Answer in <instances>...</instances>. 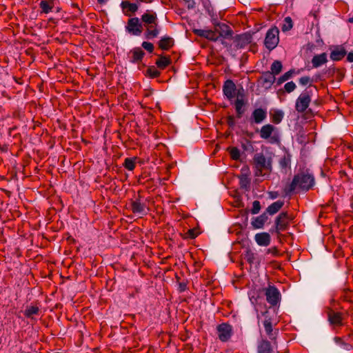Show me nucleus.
<instances>
[{"mask_svg":"<svg viewBox=\"0 0 353 353\" xmlns=\"http://www.w3.org/2000/svg\"><path fill=\"white\" fill-rule=\"evenodd\" d=\"M314 185V178L313 175L309 173H300L296 174L287 192L290 193L294 191L296 188L301 189L303 191H308Z\"/></svg>","mask_w":353,"mask_h":353,"instance_id":"1","label":"nucleus"},{"mask_svg":"<svg viewBox=\"0 0 353 353\" xmlns=\"http://www.w3.org/2000/svg\"><path fill=\"white\" fill-rule=\"evenodd\" d=\"M253 165L255 168V176H264L272 171V161L267 159L263 153H256L253 157Z\"/></svg>","mask_w":353,"mask_h":353,"instance_id":"2","label":"nucleus"},{"mask_svg":"<svg viewBox=\"0 0 353 353\" xmlns=\"http://www.w3.org/2000/svg\"><path fill=\"white\" fill-rule=\"evenodd\" d=\"M259 134L261 139L268 140L270 143L276 144L280 142L278 129L272 124L263 125L259 130Z\"/></svg>","mask_w":353,"mask_h":353,"instance_id":"3","label":"nucleus"},{"mask_svg":"<svg viewBox=\"0 0 353 353\" xmlns=\"http://www.w3.org/2000/svg\"><path fill=\"white\" fill-rule=\"evenodd\" d=\"M312 101V91L305 90L296 100L295 109L299 113H303L308 108Z\"/></svg>","mask_w":353,"mask_h":353,"instance_id":"4","label":"nucleus"},{"mask_svg":"<svg viewBox=\"0 0 353 353\" xmlns=\"http://www.w3.org/2000/svg\"><path fill=\"white\" fill-rule=\"evenodd\" d=\"M294 216L287 212H283L275 219V232L279 234L281 232L287 230L290 223L293 220Z\"/></svg>","mask_w":353,"mask_h":353,"instance_id":"5","label":"nucleus"},{"mask_svg":"<svg viewBox=\"0 0 353 353\" xmlns=\"http://www.w3.org/2000/svg\"><path fill=\"white\" fill-rule=\"evenodd\" d=\"M279 30L276 27L272 28L268 30L264 40V45L268 50H272L277 46L279 41Z\"/></svg>","mask_w":353,"mask_h":353,"instance_id":"6","label":"nucleus"},{"mask_svg":"<svg viewBox=\"0 0 353 353\" xmlns=\"http://www.w3.org/2000/svg\"><path fill=\"white\" fill-rule=\"evenodd\" d=\"M266 301L271 306H276L281 301V293L274 285H269L263 289Z\"/></svg>","mask_w":353,"mask_h":353,"instance_id":"7","label":"nucleus"},{"mask_svg":"<svg viewBox=\"0 0 353 353\" xmlns=\"http://www.w3.org/2000/svg\"><path fill=\"white\" fill-rule=\"evenodd\" d=\"M216 330L218 338L222 342L228 341L233 334L232 326L227 323H223L217 325Z\"/></svg>","mask_w":353,"mask_h":353,"instance_id":"8","label":"nucleus"},{"mask_svg":"<svg viewBox=\"0 0 353 353\" xmlns=\"http://www.w3.org/2000/svg\"><path fill=\"white\" fill-rule=\"evenodd\" d=\"M125 30L132 35L139 36L143 32V25L139 18H130L125 26Z\"/></svg>","mask_w":353,"mask_h":353,"instance_id":"9","label":"nucleus"},{"mask_svg":"<svg viewBox=\"0 0 353 353\" xmlns=\"http://www.w3.org/2000/svg\"><path fill=\"white\" fill-rule=\"evenodd\" d=\"M327 320L332 326L341 327L343 323V314L339 312H335L330 307L326 309Z\"/></svg>","mask_w":353,"mask_h":353,"instance_id":"10","label":"nucleus"},{"mask_svg":"<svg viewBox=\"0 0 353 353\" xmlns=\"http://www.w3.org/2000/svg\"><path fill=\"white\" fill-rule=\"evenodd\" d=\"M245 90L242 86H239L237 93L236 99L234 102L235 110L236 112L237 117L241 118L244 113V109L243 108L245 105L244 99Z\"/></svg>","mask_w":353,"mask_h":353,"instance_id":"11","label":"nucleus"},{"mask_svg":"<svg viewBox=\"0 0 353 353\" xmlns=\"http://www.w3.org/2000/svg\"><path fill=\"white\" fill-rule=\"evenodd\" d=\"M238 89L239 88H236V85L231 79L226 80L223 85V94L228 100H232L236 97Z\"/></svg>","mask_w":353,"mask_h":353,"instance_id":"12","label":"nucleus"},{"mask_svg":"<svg viewBox=\"0 0 353 353\" xmlns=\"http://www.w3.org/2000/svg\"><path fill=\"white\" fill-rule=\"evenodd\" d=\"M252 41V35L250 33L239 34L234 38L235 47L237 49H242L250 44Z\"/></svg>","mask_w":353,"mask_h":353,"instance_id":"13","label":"nucleus"},{"mask_svg":"<svg viewBox=\"0 0 353 353\" xmlns=\"http://www.w3.org/2000/svg\"><path fill=\"white\" fill-rule=\"evenodd\" d=\"M193 32L199 37H204L213 41H216L219 39V34L215 29L214 30L194 29Z\"/></svg>","mask_w":353,"mask_h":353,"instance_id":"14","label":"nucleus"},{"mask_svg":"<svg viewBox=\"0 0 353 353\" xmlns=\"http://www.w3.org/2000/svg\"><path fill=\"white\" fill-rule=\"evenodd\" d=\"M145 28V32L144 33L145 38L147 39H152L158 37L160 33V28L159 27L158 21L150 24Z\"/></svg>","mask_w":353,"mask_h":353,"instance_id":"15","label":"nucleus"},{"mask_svg":"<svg viewBox=\"0 0 353 353\" xmlns=\"http://www.w3.org/2000/svg\"><path fill=\"white\" fill-rule=\"evenodd\" d=\"M214 28L219 34V38L223 37L226 39L231 37L232 35V30L230 26L225 23H218L215 26Z\"/></svg>","mask_w":353,"mask_h":353,"instance_id":"16","label":"nucleus"},{"mask_svg":"<svg viewBox=\"0 0 353 353\" xmlns=\"http://www.w3.org/2000/svg\"><path fill=\"white\" fill-rule=\"evenodd\" d=\"M241 172V174L239 176L240 187L241 188L248 190L250 184V179L248 174L249 170L248 168H242Z\"/></svg>","mask_w":353,"mask_h":353,"instance_id":"17","label":"nucleus"},{"mask_svg":"<svg viewBox=\"0 0 353 353\" xmlns=\"http://www.w3.org/2000/svg\"><path fill=\"white\" fill-rule=\"evenodd\" d=\"M121 6L125 15L130 16L131 14L136 12L139 6L135 3H130L129 1H123L121 3Z\"/></svg>","mask_w":353,"mask_h":353,"instance_id":"18","label":"nucleus"},{"mask_svg":"<svg viewBox=\"0 0 353 353\" xmlns=\"http://www.w3.org/2000/svg\"><path fill=\"white\" fill-rule=\"evenodd\" d=\"M174 45V40L169 36L161 38L158 41V46L162 50H168Z\"/></svg>","mask_w":353,"mask_h":353,"instance_id":"19","label":"nucleus"},{"mask_svg":"<svg viewBox=\"0 0 353 353\" xmlns=\"http://www.w3.org/2000/svg\"><path fill=\"white\" fill-rule=\"evenodd\" d=\"M141 21L143 23V26L145 27L150 24L157 22V15L155 12L148 10L141 16Z\"/></svg>","mask_w":353,"mask_h":353,"instance_id":"20","label":"nucleus"},{"mask_svg":"<svg viewBox=\"0 0 353 353\" xmlns=\"http://www.w3.org/2000/svg\"><path fill=\"white\" fill-rule=\"evenodd\" d=\"M259 81H261L262 86L268 89L270 88L275 81V77L272 73H270V72H265L261 77Z\"/></svg>","mask_w":353,"mask_h":353,"instance_id":"21","label":"nucleus"},{"mask_svg":"<svg viewBox=\"0 0 353 353\" xmlns=\"http://www.w3.org/2000/svg\"><path fill=\"white\" fill-rule=\"evenodd\" d=\"M327 62V54L323 52L320 54H316L312 59L311 63L312 67L314 68H319Z\"/></svg>","mask_w":353,"mask_h":353,"instance_id":"22","label":"nucleus"},{"mask_svg":"<svg viewBox=\"0 0 353 353\" xmlns=\"http://www.w3.org/2000/svg\"><path fill=\"white\" fill-rule=\"evenodd\" d=\"M267 117L266 110L263 108H256L252 113V118L255 123H261Z\"/></svg>","mask_w":353,"mask_h":353,"instance_id":"23","label":"nucleus"},{"mask_svg":"<svg viewBox=\"0 0 353 353\" xmlns=\"http://www.w3.org/2000/svg\"><path fill=\"white\" fill-rule=\"evenodd\" d=\"M254 239L257 244L261 246H268L270 243V236L267 232L256 234L254 236Z\"/></svg>","mask_w":353,"mask_h":353,"instance_id":"24","label":"nucleus"},{"mask_svg":"<svg viewBox=\"0 0 353 353\" xmlns=\"http://www.w3.org/2000/svg\"><path fill=\"white\" fill-rule=\"evenodd\" d=\"M131 210L134 214H143L145 212V205L141 202L139 199H137L132 201Z\"/></svg>","mask_w":353,"mask_h":353,"instance_id":"25","label":"nucleus"},{"mask_svg":"<svg viewBox=\"0 0 353 353\" xmlns=\"http://www.w3.org/2000/svg\"><path fill=\"white\" fill-rule=\"evenodd\" d=\"M130 61L132 63H138L141 61L145 54L144 52L140 48H135L130 52Z\"/></svg>","mask_w":353,"mask_h":353,"instance_id":"26","label":"nucleus"},{"mask_svg":"<svg viewBox=\"0 0 353 353\" xmlns=\"http://www.w3.org/2000/svg\"><path fill=\"white\" fill-rule=\"evenodd\" d=\"M172 63L171 59L169 56L160 55L159 59L156 61L155 63L158 68L164 70Z\"/></svg>","mask_w":353,"mask_h":353,"instance_id":"27","label":"nucleus"},{"mask_svg":"<svg viewBox=\"0 0 353 353\" xmlns=\"http://www.w3.org/2000/svg\"><path fill=\"white\" fill-rule=\"evenodd\" d=\"M54 6V0H41L39 7L41 12L48 14L52 11Z\"/></svg>","mask_w":353,"mask_h":353,"instance_id":"28","label":"nucleus"},{"mask_svg":"<svg viewBox=\"0 0 353 353\" xmlns=\"http://www.w3.org/2000/svg\"><path fill=\"white\" fill-rule=\"evenodd\" d=\"M257 353H272L270 342L268 340H262L258 345Z\"/></svg>","mask_w":353,"mask_h":353,"instance_id":"29","label":"nucleus"},{"mask_svg":"<svg viewBox=\"0 0 353 353\" xmlns=\"http://www.w3.org/2000/svg\"><path fill=\"white\" fill-rule=\"evenodd\" d=\"M268 217L265 213L256 217L252 221V225L254 228L259 229L262 228L267 221Z\"/></svg>","mask_w":353,"mask_h":353,"instance_id":"30","label":"nucleus"},{"mask_svg":"<svg viewBox=\"0 0 353 353\" xmlns=\"http://www.w3.org/2000/svg\"><path fill=\"white\" fill-rule=\"evenodd\" d=\"M346 54V50L343 48H336L330 53V59L334 61L341 60Z\"/></svg>","mask_w":353,"mask_h":353,"instance_id":"31","label":"nucleus"},{"mask_svg":"<svg viewBox=\"0 0 353 353\" xmlns=\"http://www.w3.org/2000/svg\"><path fill=\"white\" fill-rule=\"evenodd\" d=\"M283 205L284 202L283 201H275L268 207L266 212L268 214L273 215L278 212L283 206Z\"/></svg>","mask_w":353,"mask_h":353,"instance_id":"32","label":"nucleus"},{"mask_svg":"<svg viewBox=\"0 0 353 353\" xmlns=\"http://www.w3.org/2000/svg\"><path fill=\"white\" fill-rule=\"evenodd\" d=\"M264 328L266 334L271 340L276 339V332H273L272 325L270 319H266L263 322Z\"/></svg>","mask_w":353,"mask_h":353,"instance_id":"33","label":"nucleus"},{"mask_svg":"<svg viewBox=\"0 0 353 353\" xmlns=\"http://www.w3.org/2000/svg\"><path fill=\"white\" fill-rule=\"evenodd\" d=\"M39 312V308L37 305H30L27 306L24 311V315L27 318H33V315H37Z\"/></svg>","mask_w":353,"mask_h":353,"instance_id":"34","label":"nucleus"},{"mask_svg":"<svg viewBox=\"0 0 353 353\" xmlns=\"http://www.w3.org/2000/svg\"><path fill=\"white\" fill-rule=\"evenodd\" d=\"M282 63L280 61H274L271 65V72L274 76L279 74L282 70Z\"/></svg>","mask_w":353,"mask_h":353,"instance_id":"35","label":"nucleus"},{"mask_svg":"<svg viewBox=\"0 0 353 353\" xmlns=\"http://www.w3.org/2000/svg\"><path fill=\"white\" fill-rule=\"evenodd\" d=\"M293 27V21L290 17H286L283 21L281 30L283 32L290 30Z\"/></svg>","mask_w":353,"mask_h":353,"instance_id":"36","label":"nucleus"},{"mask_svg":"<svg viewBox=\"0 0 353 353\" xmlns=\"http://www.w3.org/2000/svg\"><path fill=\"white\" fill-rule=\"evenodd\" d=\"M136 158H126L123 163V166L127 170L132 171L135 168Z\"/></svg>","mask_w":353,"mask_h":353,"instance_id":"37","label":"nucleus"},{"mask_svg":"<svg viewBox=\"0 0 353 353\" xmlns=\"http://www.w3.org/2000/svg\"><path fill=\"white\" fill-rule=\"evenodd\" d=\"M294 73V71L293 70H290L288 71L287 72L284 73L282 76H281L278 80H277V84L281 85L283 82L288 81L289 79H290L292 76V74Z\"/></svg>","mask_w":353,"mask_h":353,"instance_id":"38","label":"nucleus"},{"mask_svg":"<svg viewBox=\"0 0 353 353\" xmlns=\"http://www.w3.org/2000/svg\"><path fill=\"white\" fill-rule=\"evenodd\" d=\"M296 85L295 83H294L293 81H290L285 84L284 90L281 89L279 90V93L284 92L290 93V92H293L296 89Z\"/></svg>","mask_w":353,"mask_h":353,"instance_id":"39","label":"nucleus"},{"mask_svg":"<svg viewBox=\"0 0 353 353\" xmlns=\"http://www.w3.org/2000/svg\"><path fill=\"white\" fill-rule=\"evenodd\" d=\"M146 74L150 78H156L160 76L161 72L154 66H150L147 69Z\"/></svg>","mask_w":353,"mask_h":353,"instance_id":"40","label":"nucleus"},{"mask_svg":"<svg viewBox=\"0 0 353 353\" xmlns=\"http://www.w3.org/2000/svg\"><path fill=\"white\" fill-rule=\"evenodd\" d=\"M334 341L336 344L341 345L346 350H350L352 348V346L351 345L348 344L347 343H345L341 337L335 336L334 338Z\"/></svg>","mask_w":353,"mask_h":353,"instance_id":"41","label":"nucleus"},{"mask_svg":"<svg viewBox=\"0 0 353 353\" xmlns=\"http://www.w3.org/2000/svg\"><path fill=\"white\" fill-rule=\"evenodd\" d=\"M228 151L232 159L238 160L240 158V150L237 148H229Z\"/></svg>","mask_w":353,"mask_h":353,"instance_id":"42","label":"nucleus"},{"mask_svg":"<svg viewBox=\"0 0 353 353\" xmlns=\"http://www.w3.org/2000/svg\"><path fill=\"white\" fill-rule=\"evenodd\" d=\"M283 117V114L281 111H276L272 116V121L274 123L278 124L282 121Z\"/></svg>","mask_w":353,"mask_h":353,"instance_id":"43","label":"nucleus"},{"mask_svg":"<svg viewBox=\"0 0 353 353\" xmlns=\"http://www.w3.org/2000/svg\"><path fill=\"white\" fill-rule=\"evenodd\" d=\"M290 161L291 160L290 156H284L280 159L279 164L281 168H286L290 167Z\"/></svg>","mask_w":353,"mask_h":353,"instance_id":"44","label":"nucleus"},{"mask_svg":"<svg viewBox=\"0 0 353 353\" xmlns=\"http://www.w3.org/2000/svg\"><path fill=\"white\" fill-rule=\"evenodd\" d=\"M261 210V203L259 201H254L252 203V208L251 212L253 214L259 213Z\"/></svg>","mask_w":353,"mask_h":353,"instance_id":"45","label":"nucleus"},{"mask_svg":"<svg viewBox=\"0 0 353 353\" xmlns=\"http://www.w3.org/2000/svg\"><path fill=\"white\" fill-rule=\"evenodd\" d=\"M141 46L145 50H147L150 53H152L154 50V45L150 42L143 41Z\"/></svg>","mask_w":353,"mask_h":353,"instance_id":"46","label":"nucleus"},{"mask_svg":"<svg viewBox=\"0 0 353 353\" xmlns=\"http://www.w3.org/2000/svg\"><path fill=\"white\" fill-rule=\"evenodd\" d=\"M185 234L188 238L194 239L198 236L199 232H197V230L196 229L193 228V229L188 230V231L187 232V233Z\"/></svg>","mask_w":353,"mask_h":353,"instance_id":"47","label":"nucleus"},{"mask_svg":"<svg viewBox=\"0 0 353 353\" xmlns=\"http://www.w3.org/2000/svg\"><path fill=\"white\" fill-rule=\"evenodd\" d=\"M299 83L301 84L302 85H306L311 81V79L309 77L305 76V77H301L299 79Z\"/></svg>","mask_w":353,"mask_h":353,"instance_id":"48","label":"nucleus"},{"mask_svg":"<svg viewBox=\"0 0 353 353\" xmlns=\"http://www.w3.org/2000/svg\"><path fill=\"white\" fill-rule=\"evenodd\" d=\"M183 1L185 2V6L188 9H192L194 8L195 3H194V0H183Z\"/></svg>","mask_w":353,"mask_h":353,"instance_id":"49","label":"nucleus"},{"mask_svg":"<svg viewBox=\"0 0 353 353\" xmlns=\"http://www.w3.org/2000/svg\"><path fill=\"white\" fill-rule=\"evenodd\" d=\"M227 123L230 127H234L235 125V119L233 116H228L227 117Z\"/></svg>","mask_w":353,"mask_h":353,"instance_id":"50","label":"nucleus"},{"mask_svg":"<svg viewBox=\"0 0 353 353\" xmlns=\"http://www.w3.org/2000/svg\"><path fill=\"white\" fill-rule=\"evenodd\" d=\"M268 253H270L273 256H277L279 254V250L276 247H272L268 250Z\"/></svg>","mask_w":353,"mask_h":353,"instance_id":"51","label":"nucleus"},{"mask_svg":"<svg viewBox=\"0 0 353 353\" xmlns=\"http://www.w3.org/2000/svg\"><path fill=\"white\" fill-rule=\"evenodd\" d=\"M256 43H250V50L253 52H256Z\"/></svg>","mask_w":353,"mask_h":353,"instance_id":"52","label":"nucleus"},{"mask_svg":"<svg viewBox=\"0 0 353 353\" xmlns=\"http://www.w3.org/2000/svg\"><path fill=\"white\" fill-rule=\"evenodd\" d=\"M347 60L349 62H353V52H351L347 54Z\"/></svg>","mask_w":353,"mask_h":353,"instance_id":"53","label":"nucleus"},{"mask_svg":"<svg viewBox=\"0 0 353 353\" xmlns=\"http://www.w3.org/2000/svg\"><path fill=\"white\" fill-rule=\"evenodd\" d=\"M277 196H278V193L277 192H270V197L272 199H275V198L277 197Z\"/></svg>","mask_w":353,"mask_h":353,"instance_id":"54","label":"nucleus"},{"mask_svg":"<svg viewBox=\"0 0 353 353\" xmlns=\"http://www.w3.org/2000/svg\"><path fill=\"white\" fill-rule=\"evenodd\" d=\"M137 2L149 3L152 2L153 0H137Z\"/></svg>","mask_w":353,"mask_h":353,"instance_id":"55","label":"nucleus"},{"mask_svg":"<svg viewBox=\"0 0 353 353\" xmlns=\"http://www.w3.org/2000/svg\"><path fill=\"white\" fill-rule=\"evenodd\" d=\"M185 286H186L185 284L180 283V288H181L182 291L185 290Z\"/></svg>","mask_w":353,"mask_h":353,"instance_id":"56","label":"nucleus"},{"mask_svg":"<svg viewBox=\"0 0 353 353\" xmlns=\"http://www.w3.org/2000/svg\"><path fill=\"white\" fill-rule=\"evenodd\" d=\"M348 337L350 338L353 341V331H352L349 334Z\"/></svg>","mask_w":353,"mask_h":353,"instance_id":"57","label":"nucleus"},{"mask_svg":"<svg viewBox=\"0 0 353 353\" xmlns=\"http://www.w3.org/2000/svg\"><path fill=\"white\" fill-rule=\"evenodd\" d=\"M340 174H341V176L342 177L343 176H346V173L343 171V172H340Z\"/></svg>","mask_w":353,"mask_h":353,"instance_id":"58","label":"nucleus"},{"mask_svg":"<svg viewBox=\"0 0 353 353\" xmlns=\"http://www.w3.org/2000/svg\"><path fill=\"white\" fill-rule=\"evenodd\" d=\"M351 208L353 209V202L351 203Z\"/></svg>","mask_w":353,"mask_h":353,"instance_id":"59","label":"nucleus"},{"mask_svg":"<svg viewBox=\"0 0 353 353\" xmlns=\"http://www.w3.org/2000/svg\"><path fill=\"white\" fill-rule=\"evenodd\" d=\"M350 21L351 22H353V18L350 19Z\"/></svg>","mask_w":353,"mask_h":353,"instance_id":"60","label":"nucleus"}]
</instances>
